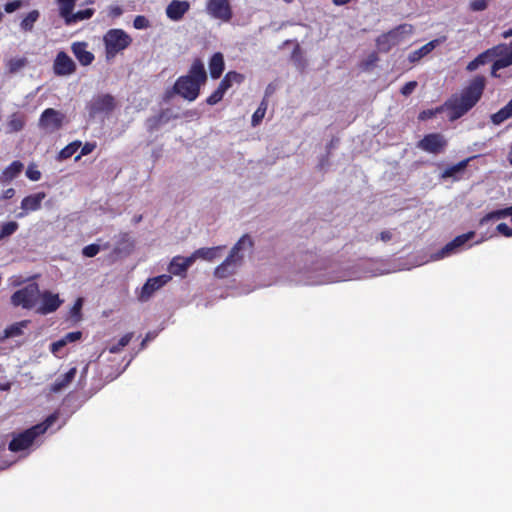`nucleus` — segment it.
Listing matches in <instances>:
<instances>
[{
  "instance_id": "obj_50",
  "label": "nucleus",
  "mask_w": 512,
  "mask_h": 512,
  "mask_svg": "<svg viewBox=\"0 0 512 512\" xmlns=\"http://www.w3.org/2000/svg\"><path fill=\"white\" fill-rule=\"evenodd\" d=\"M123 13V10L120 6H112L110 7V16L116 18L121 16Z\"/></svg>"
},
{
  "instance_id": "obj_31",
  "label": "nucleus",
  "mask_w": 512,
  "mask_h": 512,
  "mask_svg": "<svg viewBox=\"0 0 512 512\" xmlns=\"http://www.w3.org/2000/svg\"><path fill=\"white\" fill-rule=\"evenodd\" d=\"M29 322V320H22L6 327L3 332V339L21 336L23 328H26Z\"/></svg>"
},
{
  "instance_id": "obj_47",
  "label": "nucleus",
  "mask_w": 512,
  "mask_h": 512,
  "mask_svg": "<svg viewBox=\"0 0 512 512\" xmlns=\"http://www.w3.org/2000/svg\"><path fill=\"white\" fill-rule=\"evenodd\" d=\"M82 333L80 331H73L67 333L62 339L65 341V344L75 342L81 339Z\"/></svg>"
},
{
  "instance_id": "obj_51",
  "label": "nucleus",
  "mask_w": 512,
  "mask_h": 512,
  "mask_svg": "<svg viewBox=\"0 0 512 512\" xmlns=\"http://www.w3.org/2000/svg\"><path fill=\"white\" fill-rule=\"evenodd\" d=\"M392 233L389 230H384L379 234V239L383 242H388L392 239Z\"/></svg>"
},
{
  "instance_id": "obj_10",
  "label": "nucleus",
  "mask_w": 512,
  "mask_h": 512,
  "mask_svg": "<svg viewBox=\"0 0 512 512\" xmlns=\"http://www.w3.org/2000/svg\"><path fill=\"white\" fill-rule=\"evenodd\" d=\"M205 10L211 18L225 23L230 22L233 17L229 0H207Z\"/></svg>"
},
{
  "instance_id": "obj_43",
  "label": "nucleus",
  "mask_w": 512,
  "mask_h": 512,
  "mask_svg": "<svg viewBox=\"0 0 512 512\" xmlns=\"http://www.w3.org/2000/svg\"><path fill=\"white\" fill-rule=\"evenodd\" d=\"M133 26L136 29H146L150 26V22L145 16L138 15L135 17V19L133 21Z\"/></svg>"
},
{
  "instance_id": "obj_48",
  "label": "nucleus",
  "mask_w": 512,
  "mask_h": 512,
  "mask_svg": "<svg viewBox=\"0 0 512 512\" xmlns=\"http://www.w3.org/2000/svg\"><path fill=\"white\" fill-rule=\"evenodd\" d=\"M496 229L500 234H502L506 237L512 236V228H510L506 223L498 224Z\"/></svg>"
},
{
  "instance_id": "obj_18",
  "label": "nucleus",
  "mask_w": 512,
  "mask_h": 512,
  "mask_svg": "<svg viewBox=\"0 0 512 512\" xmlns=\"http://www.w3.org/2000/svg\"><path fill=\"white\" fill-rule=\"evenodd\" d=\"M71 51L82 66L92 64L95 59L94 54L88 50L87 42L79 41L72 43Z\"/></svg>"
},
{
  "instance_id": "obj_42",
  "label": "nucleus",
  "mask_w": 512,
  "mask_h": 512,
  "mask_svg": "<svg viewBox=\"0 0 512 512\" xmlns=\"http://www.w3.org/2000/svg\"><path fill=\"white\" fill-rule=\"evenodd\" d=\"M100 252V246L98 244H89L82 249V254L85 257L92 258Z\"/></svg>"
},
{
  "instance_id": "obj_36",
  "label": "nucleus",
  "mask_w": 512,
  "mask_h": 512,
  "mask_svg": "<svg viewBox=\"0 0 512 512\" xmlns=\"http://www.w3.org/2000/svg\"><path fill=\"white\" fill-rule=\"evenodd\" d=\"M508 216L511 217V221H512V206L505 208V209L492 211V212L486 214L483 217V219L481 220V222L490 221L493 219H501V218L508 217Z\"/></svg>"
},
{
  "instance_id": "obj_37",
  "label": "nucleus",
  "mask_w": 512,
  "mask_h": 512,
  "mask_svg": "<svg viewBox=\"0 0 512 512\" xmlns=\"http://www.w3.org/2000/svg\"><path fill=\"white\" fill-rule=\"evenodd\" d=\"M19 228L16 221L5 222L0 229V241L13 235Z\"/></svg>"
},
{
  "instance_id": "obj_46",
  "label": "nucleus",
  "mask_w": 512,
  "mask_h": 512,
  "mask_svg": "<svg viewBox=\"0 0 512 512\" xmlns=\"http://www.w3.org/2000/svg\"><path fill=\"white\" fill-rule=\"evenodd\" d=\"M416 87H417L416 81H409L401 88L400 92L404 96H409L410 94L413 93V91L415 90Z\"/></svg>"
},
{
  "instance_id": "obj_16",
  "label": "nucleus",
  "mask_w": 512,
  "mask_h": 512,
  "mask_svg": "<svg viewBox=\"0 0 512 512\" xmlns=\"http://www.w3.org/2000/svg\"><path fill=\"white\" fill-rule=\"evenodd\" d=\"M46 198L45 192H37L24 197L21 201L22 212L17 214L18 218L24 217L28 212L37 211L41 208L42 201Z\"/></svg>"
},
{
  "instance_id": "obj_60",
  "label": "nucleus",
  "mask_w": 512,
  "mask_h": 512,
  "mask_svg": "<svg viewBox=\"0 0 512 512\" xmlns=\"http://www.w3.org/2000/svg\"><path fill=\"white\" fill-rule=\"evenodd\" d=\"M87 369H88V365L85 366L84 372H87Z\"/></svg>"
},
{
  "instance_id": "obj_24",
  "label": "nucleus",
  "mask_w": 512,
  "mask_h": 512,
  "mask_svg": "<svg viewBox=\"0 0 512 512\" xmlns=\"http://www.w3.org/2000/svg\"><path fill=\"white\" fill-rule=\"evenodd\" d=\"M474 158H476V156H471V157H468V158L458 162L457 164L447 167L442 172L441 177L444 179H446V178H453L455 180L460 179V177H458V174L463 172L466 169V167L468 166L469 162L471 160H473Z\"/></svg>"
},
{
  "instance_id": "obj_38",
  "label": "nucleus",
  "mask_w": 512,
  "mask_h": 512,
  "mask_svg": "<svg viewBox=\"0 0 512 512\" xmlns=\"http://www.w3.org/2000/svg\"><path fill=\"white\" fill-rule=\"evenodd\" d=\"M81 147V141H74L67 146H65L59 153V157L61 159H68L72 157L78 149Z\"/></svg>"
},
{
  "instance_id": "obj_32",
  "label": "nucleus",
  "mask_w": 512,
  "mask_h": 512,
  "mask_svg": "<svg viewBox=\"0 0 512 512\" xmlns=\"http://www.w3.org/2000/svg\"><path fill=\"white\" fill-rule=\"evenodd\" d=\"M94 12L95 11L92 8L79 10L76 13H73L72 11L64 20L67 25H71L82 20L90 19L94 15Z\"/></svg>"
},
{
  "instance_id": "obj_9",
  "label": "nucleus",
  "mask_w": 512,
  "mask_h": 512,
  "mask_svg": "<svg viewBox=\"0 0 512 512\" xmlns=\"http://www.w3.org/2000/svg\"><path fill=\"white\" fill-rule=\"evenodd\" d=\"M413 30L410 24H401L387 33H383L376 39V46L380 52L387 53L400 41V34L411 33Z\"/></svg>"
},
{
  "instance_id": "obj_6",
  "label": "nucleus",
  "mask_w": 512,
  "mask_h": 512,
  "mask_svg": "<svg viewBox=\"0 0 512 512\" xmlns=\"http://www.w3.org/2000/svg\"><path fill=\"white\" fill-rule=\"evenodd\" d=\"M106 60L110 61L132 43V38L122 29H110L103 36Z\"/></svg>"
},
{
  "instance_id": "obj_35",
  "label": "nucleus",
  "mask_w": 512,
  "mask_h": 512,
  "mask_svg": "<svg viewBox=\"0 0 512 512\" xmlns=\"http://www.w3.org/2000/svg\"><path fill=\"white\" fill-rule=\"evenodd\" d=\"M77 1L78 0H57L59 5V14L63 19L70 15Z\"/></svg>"
},
{
  "instance_id": "obj_49",
  "label": "nucleus",
  "mask_w": 512,
  "mask_h": 512,
  "mask_svg": "<svg viewBox=\"0 0 512 512\" xmlns=\"http://www.w3.org/2000/svg\"><path fill=\"white\" fill-rule=\"evenodd\" d=\"M26 175L32 181H38L41 178V173L38 170L28 169Z\"/></svg>"
},
{
  "instance_id": "obj_2",
  "label": "nucleus",
  "mask_w": 512,
  "mask_h": 512,
  "mask_svg": "<svg viewBox=\"0 0 512 512\" xmlns=\"http://www.w3.org/2000/svg\"><path fill=\"white\" fill-rule=\"evenodd\" d=\"M207 81V73L201 59L196 58L187 75L180 76L174 86L173 90L176 94L188 101H194L200 94V88Z\"/></svg>"
},
{
  "instance_id": "obj_15",
  "label": "nucleus",
  "mask_w": 512,
  "mask_h": 512,
  "mask_svg": "<svg viewBox=\"0 0 512 512\" xmlns=\"http://www.w3.org/2000/svg\"><path fill=\"white\" fill-rule=\"evenodd\" d=\"M41 305L37 309V313L47 315L55 312L63 303L58 294H54L48 290L40 293Z\"/></svg>"
},
{
  "instance_id": "obj_45",
  "label": "nucleus",
  "mask_w": 512,
  "mask_h": 512,
  "mask_svg": "<svg viewBox=\"0 0 512 512\" xmlns=\"http://www.w3.org/2000/svg\"><path fill=\"white\" fill-rule=\"evenodd\" d=\"M96 148V143L94 142H86L83 146L81 145V152L80 155L76 157V159H79L81 156L88 155L94 151Z\"/></svg>"
},
{
  "instance_id": "obj_59",
  "label": "nucleus",
  "mask_w": 512,
  "mask_h": 512,
  "mask_svg": "<svg viewBox=\"0 0 512 512\" xmlns=\"http://www.w3.org/2000/svg\"><path fill=\"white\" fill-rule=\"evenodd\" d=\"M141 219H142V216H141V215H140V216H138V217H135V222H136V223H138V222H140V221H141Z\"/></svg>"
},
{
  "instance_id": "obj_52",
  "label": "nucleus",
  "mask_w": 512,
  "mask_h": 512,
  "mask_svg": "<svg viewBox=\"0 0 512 512\" xmlns=\"http://www.w3.org/2000/svg\"><path fill=\"white\" fill-rule=\"evenodd\" d=\"M14 195H15V189H13V188H8V189H6V190L3 192L2 196H1V199H3V200H8V199L13 198V197H14Z\"/></svg>"
},
{
  "instance_id": "obj_13",
  "label": "nucleus",
  "mask_w": 512,
  "mask_h": 512,
  "mask_svg": "<svg viewBox=\"0 0 512 512\" xmlns=\"http://www.w3.org/2000/svg\"><path fill=\"white\" fill-rule=\"evenodd\" d=\"M53 71L57 76L71 75L76 71V64L66 52L60 51L54 60Z\"/></svg>"
},
{
  "instance_id": "obj_20",
  "label": "nucleus",
  "mask_w": 512,
  "mask_h": 512,
  "mask_svg": "<svg viewBox=\"0 0 512 512\" xmlns=\"http://www.w3.org/2000/svg\"><path fill=\"white\" fill-rule=\"evenodd\" d=\"M194 263L192 255L189 257L175 256L169 263L168 271L171 275L183 276L188 268Z\"/></svg>"
},
{
  "instance_id": "obj_44",
  "label": "nucleus",
  "mask_w": 512,
  "mask_h": 512,
  "mask_svg": "<svg viewBox=\"0 0 512 512\" xmlns=\"http://www.w3.org/2000/svg\"><path fill=\"white\" fill-rule=\"evenodd\" d=\"M22 6H23L22 0H13L11 2H7L4 5V10L6 13H13L16 10H18L19 8H21Z\"/></svg>"
},
{
  "instance_id": "obj_54",
  "label": "nucleus",
  "mask_w": 512,
  "mask_h": 512,
  "mask_svg": "<svg viewBox=\"0 0 512 512\" xmlns=\"http://www.w3.org/2000/svg\"><path fill=\"white\" fill-rule=\"evenodd\" d=\"M65 345H66L65 341H63V339H60L59 341L51 344V351L56 352L59 348L65 346Z\"/></svg>"
},
{
  "instance_id": "obj_25",
  "label": "nucleus",
  "mask_w": 512,
  "mask_h": 512,
  "mask_svg": "<svg viewBox=\"0 0 512 512\" xmlns=\"http://www.w3.org/2000/svg\"><path fill=\"white\" fill-rule=\"evenodd\" d=\"M225 249V246H216V247H204L195 250L191 255L194 261L198 258L203 260L212 261L215 258L219 257L220 252Z\"/></svg>"
},
{
  "instance_id": "obj_29",
  "label": "nucleus",
  "mask_w": 512,
  "mask_h": 512,
  "mask_svg": "<svg viewBox=\"0 0 512 512\" xmlns=\"http://www.w3.org/2000/svg\"><path fill=\"white\" fill-rule=\"evenodd\" d=\"M512 117V99L499 111L490 116V120L494 125H500L507 119Z\"/></svg>"
},
{
  "instance_id": "obj_26",
  "label": "nucleus",
  "mask_w": 512,
  "mask_h": 512,
  "mask_svg": "<svg viewBox=\"0 0 512 512\" xmlns=\"http://www.w3.org/2000/svg\"><path fill=\"white\" fill-rule=\"evenodd\" d=\"M77 373L76 367H72L68 372L58 377L51 386V391L59 392L66 388L75 378Z\"/></svg>"
},
{
  "instance_id": "obj_3",
  "label": "nucleus",
  "mask_w": 512,
  "mask_h": 512,
  "mask_svg": "<svg viewBox=\"0 0 512 512\" xmlns=\"http://www.w3.org/2000/svg\"><path fill=\"white\" fill-rule=\"evenodd\" d=\"M496 57H498V59L493 62L491 67V76L494 78L499 77V75L497 74L498 70L512 65V41L510 42L509 45L504 43L498 44L482 52L475 59H473L467 64L466 70L469 72H473L476 69H478L481 65L486 64L488 61Z\"/></svg>"
},
{
  "instance_id": "obj_19",
  "label": "nucleus",
  "mask_w": 512,
  "mask_h": 512,
  "mask_svg": "<svg viewBox=\"0 0 512 512\" xmlns=\"http://www.w3.org/2000/svg\"><path fill=\"white\" fill-rule=\"evenodd\" d=\"M189 9L188 1L172 0L166 7V15L172 21H180Z\"/></svg>"
},
{
  "instance_id": "obj_30",
  "label": "nucleus",
  "mask_w": 512,
  "mask_h": 512,
  "mask_svg": "<svg viewBox=\"0 0 512 512\" xmlns=\"http://www.w3.org/2000/svg\"><path fill=\"white\" fill-rule=\"evenodd\" d=\"M40 17V12L36 9L31 10L28 14L21 20L20 29L23 32H32L34 29V24L38 21Z\"/></svg>"
},
{
  "instance_id": "obj_5",
  "label": "nucleus",
  "mask_w": 512,
  "mask_h": 512,
  "mask_svg": "<svg viewBox=\"0 0 512 512\" xmlns=\"http://www.w3.org/2000/svg\"><path fill=\"white\" fill-rule=\"evenodd\" d=\"M54 420L55 416H49L44 423L34 425L31 428L14 435L12 440L9 442V450L12 452H19L28 449L39 435L45 433Z\"/></svg>"
},
{
  "instance_id": "obj_12",
  "label": "nucleus",
  "mask_w": 512,
  "mask_h": 512,
  "mask_svg": "<svg viewBox=\"0 0 512 512\" xmlns=\"http://www.w3.org/2000/svg\"><path fill=\"white\" fill-rule=\"evenodd\" d=\"M116 107V100L111 94H99L92 98L88 104L90 114L96 115L112 112Z\"/></svg>"
},
{
  "instance_id": "obj_4",
  "label": "nucleus",
  "mask_w": 512,
  "mask_h": 512,
  "mask_svg": "<svg viewBox=\"0 0 512 512\" xmlns=\"http://www.w3.org/2000/svg\"><path fill=\"white\" fill-rule=\"evenodd\" d=\"M245 246L249 248L253 246V241L248 235H243L233 246L227 258L215 268L214 275L217 278H226L234 273L235 267L243 260V255H240L239 252Z\"/></svg>"
},
{
  "instance_id": "obj_22",
  "label": "nucleus",
  "mask_w": 512,
  "mask_h": 512,
  "mask_svg": "<svg viewBox=\"0 0 512 512\" xmlns=\"http://www.w3.org/2000/svg\"><path fill=\"white\" fill-rule=\"evenodd\" d=\"M24 166L23 163L16 160L8 165L0 174V183L8 184L14 180L22 172Z\"/></svg>"
},
{
  "instance_id": "obj_28",
  "label": "nucleus",
  "mask_w": 512,
  "mask_h": 512,
  "mask_svg": "<svg viewBox=\"0 0 512 512\" xmlns=\"http://www.w3.org/2000/svg\"><path fill=\"white\" fill-rule=\"evenodd\" d=\"M229 88H231V86L225 80L222 79L216 90L209 97H207L206 103L211 106L216 105L223 99L225 93Z\"/></svg>"
},
{
  "instance_id": "obj_11",
  "label": "nucleus",
  "mask_w": 512,
  "mask_h": 512,
  "mask_svg": "<svg viewBox=\"0 0 512 512\" xmlns=\"http://www.w3.org/2000/svg\"><path fill=\"white\" fill-rule=\"evenodd\" d=\"M446 146L447 140L441 133L426 134L417 144L418 148L432 154L443 152Z\"/></svg>"
},
{
  "instance_id": "obj_21",
  "label": "nucleus",
  "mask_w": 512,
  "mask_h": 512,
  "mask_svg": "<svg viewBox=\"0 0 512 512\" xmlns=\"http://www.w3.org/2000/svg\"><path fill=\"white\" fill-rule=\"evenodd\" d=\"M446 40L445 37L441 39H434L420 47L419 49L410 53L408 59L410 62L414 63L419 61L421 58L432 52L440 43Z\"/></svg>"
},
{
  "instance_id": "obj_57",
  "label": "nucleus",
  "mask_w": 512,
  "mask_h": 512,
  "mask_svg": "<svg viewBox=\"0 0 512 512\" xmlns=\"http://www.w3.org/2000/svg\"><path fill=\"white\" fill-rule=\"evenodd\" d=\"M350 0H333V3L335 5H338V6H341V5H345L349 2Z\"/></svg>"
},
{
  "instance_id": "obj_58",
  "label": "nucleus",
  "mask_w": 512,
  "mask_h": 512,
  "mask_svg": "<svg viewBox=\"0 0 512 512\" xmlns=\"http://www.w3.org/2000/svg\"><path fill=\"white\" fill-rule=\"evenodd\" d=\"M508 159H509L510 164L512 165V145H511V148H510V151L508 154Z\"/></svg>"
},
{
  "instance_id": "obj_39",
  "label": "nucleus",
  "mask_w": 512,
  "mask_h": 512,
  "mask_svg": "<svg viewBox=\"0 0 512 512\" xmlns=\"http://www.w3.org/2000/svg\"><path fill=\"white\" fill-rule=\"evenodd\" d=\"M244 79V75L236 71H229L223 77V80H225L231 87L233 86V84L243 83Z\"/></svg>"
},
{
  "instance_id": "obj_14",
  "label": "nucleus",
  "mask_w": 512,
  "mask_h": 512,
  "mask_svg": "<svg viewBox=\"0 0 512 512\" xmlns=\"http://www.w3.org/2000/svg\"><path fill=\"white\" fill-rule=\"evenodd\" d=\"M172 279L171 275L163 274L153 278H149L143 285L140 293V300H148L154 292L166 285Z\"/></svg>"
},
{
  "instance_id": "obj_41",
  "label": "nucleus",
  "mask_w": 512,
  "mask_h": 512,
  "mask_svg": "<svg viewBox=\"0 0 512 512\" xmlns=\"http://www.w3.org/2000/svg\"><path fill=\"white\" fill-rule=\"evenodd\" d=\"M488 7V0H472L469 3V10L472 12H480L486 10Z\"/></svg>"
},
{
  "instance_id": "obj_7",
  "label": "nucleus",
  "mask_w": 512,
  "mask_h": 512,
  "mask_svg": "<svg viewBox=\"0 0 512 512\" xmlns=\"http://www.w3.org/2000/svg\"><path fill=\"white\" fill-rule=\"evenodd\" d=\"M39 295V285L33 282L15 291L11 295L10 300L14 307H22L23 309L30 310L35 307L39 300Z\"/></svg>"
},
{
  "instance_id": "obj_40",
  "label": "nucleus",
  "mask_w": 512,
  "mask_h": 512,
  "mask_svg": "<svg viewBox=\"0 0 512 512\" xmlns=\"http://www.w3.org/2000/svg\"><path fill=\"white\" fill-rule=\"evenodd\" d=\"M266 109H267V104L265 103V101H262L261 104L259 105V107L257 108V110L252 115V125L253 126L258 125L262 121V119L265 116Z\"/></svg>"
},
{
  "instance_id": "obj_23",
  "label": "nucleus",
  "mask_w": 512,
  "mask_h": 512,
  "mask_svg": "<svg viewBox=\"0 0 512 512\" xmlns=\"http://www.w3.org/2000/svg\"><path fill=\"white\" fill-rule=\"evenodd\" d=\"M225 69L224 57L221 52H216L209 60L210 76L213 79H218Z\"/></svg>"
},
{
  "instance_id": "obj_17",
  "label": "nucleus",
  "mask_w": 512,
  "mask_h": 512,
  "mask_svg": "<svg viewBox=\"0 0 512 512\" xmlns=\"http://www.w3.org/2000/svg\"><path fill=\"white\" fill-rule=\"evenodd\" d=\"M475 233L473 231L458 235L452 241L447 243L437 254L435 255V259H440L445 256L450 255L457 248L463 246L466 242L471 240L474 237Z\"/></svg>"
},
{
  "instance_id": "obj_33",
  "label": "nucleus",
  "mask_w": 512,
  "mask_h": 512,
  "mask_svg": "<svg viewBox=\"0 0 512 512\" xmlns=\"http://www.w3.org/2000/svg\"><path fill=\"white\" fill-rule=\"evenodd\" d=\"M28 64V59L26 57H14L11 58L7 63V68L9 73H16L26 67Z\"/></svg>"
},
{
  "instance_id": "obj_1",
  "label": "nucleus",
  "mask_w": 512,
  "mask_h": 512,
  "mask_svg": "<svg viewBox=\"0 0 512 512\" xmlns=\"http://www.w3.org/2000/svg\"><path fill=\"white\" fill-rule=\"evenodd\" d=\"M486 87V79L482 75L475 76L469 84L462 89L460 95H453L444 105L435 109H427L420 112L419 120L425 121L435 117L444 109L449 112L451 121L457 120L468 113L481 99Z\"/></svg>"
},
{
  "instance_id": "obj_55",
  "label": "nucleus",
  "mask_w": 512,
  "mask_h": 512,
  "mask_svg": "<svg viewBox=\"0 0 512 512\" xmlns=\"http://www.w3.org/2000/svg\"><path fill=\"white\" fill-rule=\"evenodd\" d=\"M378 61V55L376 52H372L367 59V65H372Z\"/></svg>"
},
{
  "instance_id": "obj_56",
  "label": "nucleus",
  "mask_w": 512,
  "mask_h": 512,
  "mask_svg": "<svg viewBox=\"0 0 512 512\" xmlns=\"http://www.w3.org/2000/svg\"><path fill=\"white\" fill-rule=\"evenodd\" d=\"M502 36L503 38H509V37H512V27L508 30H505L503 33H502Z\"/></svg>"
},
{
  "instance_id": "obj_53",
  "label": "nucleus",
  "mask_w": 512,
  "mask_h": 512,
  "mask_svg": "<svg viewBox=\"0 0 512 512\" xmlns=\"http://www.w3.org/2000/svg\"><path fill=\"white\" fill-rule=\"evenodd\" d=\"M81 308H82V299H81V298H79V299L75 302V304L73 305V307H72V310H71L72 314H73V315H77V314H79V313H80Z\"/></svg>"
},
{
  "instance_id": "obj_34",
  "label": "nucleus",
  "mask_w": 512,
  "mask_h": 512,
  "mask_svg": "<svg viewBox=\"0 0 512 512\" xmlns=\"http://www.w3.org/2000/svg\"><path fill=\"white\" fill-rule=\"evenodd\" d=\"M132 338L133 333H126L119 339L117 343L112 344L108 347L109 352L112 354L119 353L120 351L123 350L124 347H126L130 343Z\"/></svg>"
},
{
  "instance_id": "obj_8",
  "label": "nucleus",
  "mask_w": 512,
  "mask_h": 512,
  "mask_svg": "<svg viewBox=\"0 0 512 512\" xmlns=\"http://www.w3.org/2000/svg\"><path fill=\"white\" fill-rule=\"evenodd\" d=\"M65 118V114L62 112L54 108H47L39 117L38 127L46 134H52L62 128Z\"/></svg>"
},
{
  "instance_id": "obj_27",
  "label": "nucleus",
  "mask_w": 512,
  "mask_h": 512,
  "mask_svg": "<svg viewBox=\"0 0 512 512\" xmlns=\"http://www.w3.org/2000/svg\"><path fill=\"white\" fill-rule=\"evenodd\" d=\"M26 123V117L24 114L20 112H15L10 115L9 120L7 122L8 132L16 133L21 131Z\"/></svg>"
},
{
  "instance_id": "obj_61",
  "label": "nucleus",
  "mask_w": 512,
  "mask_h": 512,
  "mask_svg": "<svg viewBox=\"0 0 512 512\" xmlns=\"http://www.w3.org/2000/svg\"><path fill=\"white\" fill-rule=\"evenodd\" d=\"M286 3H290L292 0H284Z\"/></svg>"
}]
</instances>
